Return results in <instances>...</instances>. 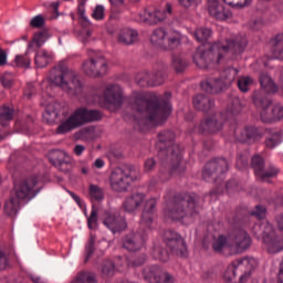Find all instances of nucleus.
I'll list each match as a JSON object with an SVG mask.
<instances>
[{
  "label": "nucleus",
  "instance_id": "obj_1",
  "mask_svg": "<svg viewBox=\"0 0 283 283\" xmlns=\"http://www.w3.org/2000/svg\"><path fill=\"white\" fill-rule=\"evenodd\" d=\"M130 105L132 109L142 115L134 118L139 132H145L149 127H158L171 116V103L163 97L147 98L143 93H135Z\"/></svg>",
  "mask_w": 283,
  "mask_h": 283
},
{
  "label": "nucleus",
  "instance_id": "obj_2",
  "mask_svg": "<svg viewBox=\"0 0 283 283\" xmlns=\"http://www.w3.org/2000/svg\"><path fill=\"white\" fill-rule=\"evenodd\" d=\"M247 38L244 36L218 41L212 44L208 51L203 48H198L192 56V61L197 67L208 70L209 65L212 63L220 65L228 54H230V57L242 54L244 48H247Z\"/></svg>",
  "mask_w": 283,
  "mask_h": 283
},
{
  "label": "nucleus",
  "instance_id": "obj_3",
  "mask_svg": "<svg viewBox=\"0 0 283 283\" xmlns=\"http://www.w3.org/2000/svg\"><path fill=\"white\" fill-rule=\"evenodd\" d=\"M200 197L196 192H179L172 197L164 209L167 220H188L193 222L200 214L198 205Z\"/></svg>",
  "mask_w": 283,
  "mask_h": 283
},
{
  "label": "nucleus",
  "instance_id": "obj_4",
  "mask_svg": "<svg viewBox=\"0 0 283 283\" xmlns=\"http://www.w3.org/2000/svg\"><path fill=\"white\" fill-rule=\"evenodd\" d=\"M36 185H39V177H29L19 184L14 185L13 191L15 197H11L4 203V213L13 218L19 213V207L21 200H32L39 193L36 190Z\"/></svg>",
  "mask_w": 283,
  "mask_h": 283
},
{
  "label": "nucleus",
  "instance_id": "obj_5",
  "mask_svg": "<svg viewBox=\"0 0 283 283\" xmlns=\"http://www.w3.org/2000/svg\"><path fill=\"white\" fill-rule=\"evenodd\" d=\"M103 118V113L86 107L76 108L66 119H63L56 128V134H70L87 123H96Z\"/></svg>",
  "mask_w": 283,
  "mask_h": 283
},
{
  "label": "nucleus",
  "instance_id": "obj_6",
  "mask_svg": "<svg viewBox=\"0 0 283 283\" xmlns=\"http://www.w3.org/2000/svg\"><path fill=\"white\" fill-rule=\"evenodd\" d=\"M50 81L53 85L57 87H63L73 92V94L78 95L83 92V84L78 80L76 72L67 69L64 62L55 66L50 75Z\"/></svg>",
  "mask_w": 283,
  "mask_h": 283
},
{
  "label": "nucleus",
  "instance_id": "obj_7",
  "mask_svg": "<svg viewBox=\"0 0 283 283\" xmlns=\"http://www.w3.org/2000/svg\"><path fill=\"white\" fill-rule=\"evenodd\" d=\"M240 112V101L235 99L230 108L224 112L206 117L200 122L197 129L199 134H218L224 129L226 120L233 118Z\"/></svg>",
  "mask_w": 283,
  "mask_h": 283
},
{
  "label": "nucleus",
  "instance_id": "obj_8",
  "mask_svg": "<svg viewBox=\"0 0 283 283\" xmlns=\"http://www.w3.org/2000/svg\"><path fill=\"white\" fill-rule=\"evenodd\" d=\"M139 176L140 171L135 166L116 167L108 177L109 187L115 193H125Z\"/></svg>",
  "mask_w": 283,
  "mask_h": 283
},
{
  "label": "nucleus",
  "instance_id": "obj_9",
  "mask_svg": "<svg viewBox=\"0 0 283 283\" xmlns=\"http://www.w3.org/2000/svg\"><path fill=\"white\" fill-rule=\"evenodd\" d=\"M254 266H258V260L254 258L238 259L226 269L223 280L227 283H244L251 277V271Z\"/></svg>",
  "mask_w": 283,
  "mask_h": 283
},
{
  "label": "nucleus",
  "instance_id": "obj_10",
  "mask_svg": "<svg viewBox=\"0 0 283 283\" xmlns=\"http://www.w3.org/2000/svg\"><path fill=\"white\" fill-rule=\"evenodd\" d=\"M158 142L156 149H158L159 158L166 160H175L177 164L182 160L180 154V145L176 144V133L171 130H163L157 135Z\"/></svg>",
  "mask_w": 283,
  "mask_h": 283
},
{
  "label": "nucleus",
  "instance_id": "obj_11",
  "mask_svg": "<svg viewBox=\"0 0 283 283\" xmlns=\"http://www.w3.org/2000/svg\"><path fill=\"white\" fill-rule=\"evenodd\" d=\"M149 231L147 228L140 227L137 232H128L122 238V247L129 253H136L145 247Z\"/></svg>",
  "mask_w": 283,
  "mask_h": 283
},
{
  "label": "nucleus",
  "instance_id": "obj_12",
  "mask_svg": "<svg viewBox=\"0 0 283 283\" xmlns=\"http://www.w3.org/2000/svg\"><path fill=\"white\" fill-rule=\"evenodd\" d=\"M82 70L86 76L92 78H101L107 74V60L102 54L93 55L82 64Z\"/></svg>",
  "mask_w": 283,
  "mask_h": 283
},
{
  "label": "nucleus",
  "instance_id": "obj_13",
  "mask_svg": "<svg viewBox=\"0 0 283 283\" xmlns=\"http://www.w3.org/2000/svg\"><path fill=\"white\" fill-rule=\"evenodd\" d=\"M229 171V161L226 158L218 157L208 161L202 171V178L207 182L209 180H218L223 174Z\"/></svg>",
  "mask_w": 283,
  "mask_h": 283
},
{
  "label": "nucleus",
  "instance_id": "obj_14",
  "mask_svg": "<svg viewBox=\"0 0 283 283\" xmlns=\"http://www.w3.org/2000/svg\"><path fill=\"white\" fill-rule=\"evenodd\" d=\"M253 103L260 112L262 123H275V116L273 115V102L266 97V95L255 92L253 94Z\"/></svg>",
  "mask_w": 283,
  "mask_h": 283
},
{
  "label": "nucleus",
  "instance_id": "obj_15",
  "mask_svg": "<svg viewBox=\"0 0 283 283\" xmlns=\"http://www.w3.org/2000/svg\"><path fill=\"white\" fill-rule=\"evenodd\" d=\"M260 229L262 230L263 242L266 244L269 253H280V251H283L282 239L275 235L273 224L269 222L262 223Z\"/></svg>",
  "mask_w": 283,
  "mask_h": 283
},
{
  "label": "nucleus",
  "instance_id": "obj_16",
  "mask_svg": "<svg viewBox=\"0 0 283 283\" xmlns=\"http://www.w3.org/2000/svg\"><path fill=\"white\" fill-rule=\"evenodd\" d=\"M251 235L244 230H238L232 237H229V251L238 255L251 249Z\"/></svg>",
  "mask_w": 283,
  "mask_h": 283
},
{
  "label": "nucleus",
  "instance_id": "obj_17",
  "mask_svg": "<svg viewBox=\"0 0 283 283\" xmlns=\"http://www.w3.org/2000/svg\"><path fill=\"white\" fill-rule=\"evenodd\" d=\"M165 242L166 247H168L175 255H179V258H187V243H185V239L174 230L166 231Z\"/></svg>",
  "mask_w": 283,
  "mask_h": 283
},
{
  "label": "nucleus",
  "instance_id": "obj_18",
  "mask_svg": "<svg viewBox=\"0 0 283 283\" xmlns=\"http://www.w3.org/2000/svg\"><path fill=\"white\" fill-rule=\"evenodd\" d=\"M135 81L139 87H156L165 83V72L158 71L155 74H149L147 71L139 72Z\"/></svg>",
  "mask_w": 283,
  "mask_h": 283
},
{
  "label": "nucleus",
  "instance_id": "obj_19",
  "mask_svg": "<svg viewBox=\"0 0 283 283\" xmlns=\"http://www.w3.org/2000/svg\"><path fill=\"white\" fill-rule=\"evenodd\" d=\"M103 224L112 231V233H123L127 229V220L118 213L104 212Z\"/></svg>",
  "mask_w": 283,
  "mask_h": 283
},
{
  "label": "nucleus",
  "instance_id": "obj_20",
  "mask_svg": "<svg viewBox=\"0 0 283 283\" xmlns=\"http://www.w3.org/2000/svg\"><path fill=\"white\" fill-rule=\"evenodd\" d=\"M223 2L233 6L231 0H223ZM208 12L217 21H227L232 17L231 10L224 8L218 0H208Z\"/></svg>",
  "mask_w": 283,
  "mask_h": 283
},
{
  "label": "nucleus",
  "instance_id": "obj_21",
  "mask_svg": "<svg viewBox=\"0 0 283 283\" xmlns=\"http://www.w3.org/2000/svg\"><path fill=\"white\" fill-rule=\"evenodd\" d=\"M161 160H164V163H168V169L169 170H165V168H161L159 170V180L160 182H167V180H169L172 176H180L181 174H185V171L187 170V166H185V164H182V159L179 160V163H176V159H167V158H161Z\"/></svg>",
  "mask_w": 283,
  "mask_h": 283
},
{
  "label": "nucleus",
  "instance_id": "obj_22",
  "mask_svg": "<svg viewBox=\"0 0 283 283\" xmlns=\"http://www.w3.org/2000/svg\"><path fill=\"white\" fill-rule=\"evenodd\" d=\"M145 200H147V195L145 192H133L125 197L122 209L126 213H136L143 205H145Z\"/></svg>",
  "mask_w": 283,
  "mask_h": 283
},
{
  "label": "nucleus",
  "instance_id": "obj_23",
  "mask_svg": "<svg viewBox=\"0 0 283 283\" xmlns=\"http://www.w3.org/2000/svg\"><path fill=\"white\" fill-rule=\"evenodd\" d=\"M105 103L120 107L123 105V88L118 84H108L103 92Z\"/></svg>",
  "mask_w": 283,
  "mask_h": 283
},
{
  "label": "nucleus",
  "instance_id": "obj_24",
  "mask_svg": "<svg viewBox=\"0 0 283 283\" xmlns=\"http://www.w3.org/2000/svg\"><path fill=\"white\" fill-rule=\"evenodd\" d=\"M156 205H158L156 198H150L145 202L142 219L139 221V226L142 228L151 230V226L154 224V214L156 213Z\"/></svg>",
  "mask_w": 283,
  "mask_h": 283
},
{
  "label": "nucleus",
  "instance_id": "obj_25",
  "mask_svg": "<svg viewBox=\"0 0 283 283\" xmlns=\"http://www.w3.org/2000/svg\"><path fill=\"white\" fill-rule=\"evenodd\" d=\"M165 19H167V12L158 9H145L144 13L139 14V21L140 23H145V25H158Z\"/></svg>",
  "mask_w": 283,
  "mask_h": 283
},
{
  "label": "nucleus",
  "instance_id": "obj_26",
  "mask_svg": "<svg viewBox=\"0 0 283 283\" xmlns=\"http://www.w3.org/2000/svg\"><path fill=\"white\" fill-rule=\"evenodd\" d=\"M262 136H264L262 128L248 125L241 130L239 140H241V143H248V145H253V143L262 140Z\"/></svg>",
  "mask_w": 283,
  "mask_h": 283
},
{
  "label": "nucleus",
  "instance_id": "obj_27",
  "mask_svg": "<svg viewBox=\"0 0 283 283\" xmlns=\"http://www.w3.org/2000/svg\"><path fill=\"white\" fill-rule=\"evenodd\" d=\"M200 87L207 94H220L224 92V83L220 77H208L200 82Z\"/></svg>",
  "mask_w": 283,
  "mask_h": 283
},
{
  "label": "nucleus",
  "instance_id": "obj_28",
  "mask_svg": "<svg viewBox=\"0 0 283 283\" xmlns=\"http://www.w3.org/2000/svg\"><path fill=\"white\" fill-rule=\"evenodd\" d=\"M61 104L53 102L46 105L42 118L43 122L48 125H54L59 120V116L61 115Z\"/></svg>",
  "mask_w": 283,
  "mask_h": 283
},
{
  "label": "nucleus",
  "instance_id": "obj_29",
  "mask_svg": "<svg viewBox=\"0 0 283 283\" xmlns=\"http://www.w3.org/2000/svg\"><path fill=\"white\" fill-rule=\"evenodd\" d=\"M192 105L195 109H198V112L207 114L216 107V101L205 94H198L193 97Z\"/></svg>",
  "mask_w": 283,
  "mask_h": 283
},
{
  "label": "nucleus",
  "instance_id": "obj_30",
  "mask_svg": "<svg viewBox=\"0 0 283 283\" xmlns=\"http://www.w3.org/2000/svg\"><path fill=\"white\" fill-rule=\"evenodd\" d=\"M143 277L148 283H163V268L159 265H147L143 270Z\"/></svg>",
  "mask_w": 283,
  "mask_h": 283
},
{
  "label": "nucleus",
  "instance_id": "obj_31",
  "mask_svg": "<svg viewBox=\"0 0 283 283\" xmlns=\"http://www.w3.org/2000/svg\"><path fill=\"white\" fill-rule=\"evenodd\" d=\"M270 59L283 61V34L279 33L270 41Z\"/></svg>",
  "mask_w": 283,
  "mask_h": 283
},
{
  "label": "nucleus",
  "instance_id": "obj_32",
  "mask_svg": "<svg viewBox=\"0 0 283 283\" xmlns=\"http://www.w3.org/2000/svg\"><path fill=\"white\" fill-rule=\"evenodd\" d=\"M118 41L122 45H134L138 41V31L132 29H123L119 32Z\"/></svg>",
  "mask_w": 283,
  "mask_h": 283
},
{
  "label": "nucleus",
  "instance_id": "obj_33",
  "mask_svg": "<svg viewBox=\"0 0 283 283\" xmlns=\"http://www.w3.org/2000/svg\"><path fill=\"white\" fill-rule=\"evenodd\" d=\"M182 41V35L178 31H169L166 35V42L164 43V50H176Z\"/></svg>",
  "mask_w": 283,
  "mask_h": 283
},
{
  "label": "nucleus",
  "instance_id": "obj_34",
  "mask_svg": "<svg viewBox=\"0 0 283 283\" xmlns=\"http://www.w3.org/2000/svg\"><path fill=\"white\" fill-rule=\"evenodd\" d=\"M54 59V54H52V52H49L46 50H41L35 54L34 57V63L36 65V67H48V65H50V63H52Z\"/></svg>",
  "mask_w": 283,
  "mask_h": 283
},
{
  "label": "nucleus",
  "instance_id": "obj_35",
  "mask_svg": "<svg viewBox=\"0 0 283 283\" xmlns=\"http://www.w3.org/2000/svg\"><path fill=\"white\" fill-rule=\"evenodd\" d=\"M168 32L163 28L155 29L150 35V43L157 48H165Z\"/></svg>",
  "mask_w": 283,
  "mask_h": 283
},
{
  "label": "nucleus",
  "instance_id": "obj_36",
  "mask_svg": "<svg viewBox=\"0 0 283 283\" xmlns=\"http://www.w3.org/2000/svg\"><path fill=\"white\" fill-rule=\"evenodd\" d=\"M260 85L266 94H275L277 92V85H275V82L266 73L260 74Z\"/></svg>",
  "mask_w": 283,
  "mask_h": 283
},
{
  "label": "nucleus",
  "instance_id": "obj_37",
  "mask_svg": "<svg viewBox=\"0 0 283 283\" xmlns=\"http://www.w3.org/2000/svg\"><path fill=\"white\" fill-rule=\"evenodd\" d=\"M238 74H240V71L235 67H228L221 73V81L224 83V88L227 90L228 85H231L238 78Z\"/></svg>",
  "mask_w": 283,
  "mask_h": 283
},
{
  "label": "nucleus",
  "instance_id": "obj_38",
  "mask_svg": "<svg viewBox=\"0 0 283 283\" xmlns=\"http://www.w3.org/2000/svg\"><path fill=\"white\" fill-rule=\"evenodd\" d=\"M71 283H98L96 281V274L91 271H81L71 281Z\"/></svg>",
  "mask_w": 283,
  "mask_h": 283
},
{
  "label": "nucleus",
  "instance_id": "obj_39",
  "mask_svg": "<svg viewBox=\"0 0 283 283\" xmlns=\"http://www.w3.org/2000/svg\"><path fill=\"white\" fill-rule=\"evenodd\" d=\"M14 118V108L8 105L0 106V123H2V127H7L8 123Z\"/></svg>",
  "mask_w": 283,
  "mask_h": 283
},
{
  "label": "nucleus",
  "instance_id": "obj_40",
  "mask_svg": "<svg viewBox=\"0 0 283 283\" xmlns=\"http://www.w3.org/2000/svg\"><path fill=\"white\" fill-rule=\"evenodd\" d=\"M251 167L256 178H260L264 172V158L260 155H254L251 160Z\"/></svg>",
  "mask_w": 283,
  "mask_h": 283
},
{
  "label": "nucleus",
  "instance_id": "obj_41",
  "mask_svg": "<svg viewBox=\"0 0 283 283\" xmlns=\"http://www.w3.org/2000/svg\"><path fill=\"white\" fill-rule=\"evenodd\" d=\"M88 196L92 202H101L105 198V191L97 185L92 184L88 187Z\"/></svg>",
  "mask_w": 283,
  "mask_h": 283
},
{
  "label": "nucleus",
  "instance_id": "obj_42",
  "mask_svg": "<svg viewBox=\"0 0 283 283\" xmlns=\"http://www.w3.org/2000/svg\"><path fill=\"white\" fill-rule=\"evenodd\" d=\"M211 34H213V31L210 28H199L193 32V36L198 43H206V41L211 39Z\"/></svg>",
  "mask_w": 283,
  "mask_h": 283
},
{
  "label": "nucleus",
  "instance_id": "obj_43",
  "mask_svg": "<svg viewBox=\"0 0 283 283\" xmlns=\"http://www.w3.org/2000/svg\"><path fill=\"white\" fill-rule=\"evenodd\" d=\"M151 255H153L154 260H158L159 262H168L169 261V252L160 245H155L153 248Z\"/></svg>",
  "mask_w": 283,
  "mask_h": 283
},
{
  "label": "nucleus",
  "instance_id": "obj_44",
  "mask_svg": "<svg viewBox=\"0 0 283 283\" xmlns=\"http://www.w3.org/2000/svg\"><path fill=\"white\" fill-rule=\"evenodd\" d=\"M282 143V134L280 133H272L270 134L264 142V145L268 149H275L277 145Z\"/></svg>",
  "mask_w": 283,
  "mask_h": 283
},
{
  "label": "nucleus",
  "instance_id": "obj_45",
  "mask_svg": "<svg viewBox=\"0 0 283 283\" xmlns=\"http://www.w3.org/2000/svg\"><path fill=\"white\" fill-rule=\"evenodd\" d=\"M212 249L216 253H221L223 249H229V239L224 235H219L212 243Z\"/></svg>",
  "mask_w": 283,
  "mask_h": 283
},
{
  "label": "nucleus",
  "instance_id": "obj_46",
  "mask_svg": "<svg viewBox=\"0 0 283 283\" xmlns=\"http://www.w3.org/2000/svg\"><path fill=\"white\" fill-rule=\"evenodd\" d=\"M94 251H96V239H94V237H91L87 243L85 244V264L90 262L92 255H94Z\"/></svg>",
  "mask_w": 283,
  "mask_h": 283
},
{
  "label": "nucleus",
  "instance_id": "obj_47",
  "mask_svg": "<svg viewBox=\"0 0 283 283\" xmlns=\"http://www.w3.org/2000/svg\"><path fill=\"white\" fill-rule=\"evenodd\" d=\"M13 63H14L15 67H22L24 70H28V69H30L31 60H30V56H28V53H27V54H23V55H15V57L13 60Z\"/></svg>",
  "mask_w": 283,
  "mask_h": 283
},
{
  "label": "nucleus",
  "instance_id": "obj_48",
  "mask_svg": "<svg viewBox=\"0 0 283 283\" xmlns=\"http://www.w3.org/2000/svg\"><path fill=\"white\" fill-rule=\"evenodd\" d=\"M116 271V265L114 261H105L102 265L103 277H112Z\"/></svg>",
  "mask_w": 283,
  "mask_h": 283
},
{
  "label": "nucleus",
  "instance_id": "obj_49",
  "mask_svg": "<svg viewBox=\"0 0 283 283\" xmlns=\"http://www.w3.org/2000/svg\"><path fill=\"white\" fill-rule=\"evenodd\" d=\"M187 60L180 56H172V67L177 73L185 72L187 70Z\"/></svg>",
  "mask_w": 283,
  "mask_h": 283
},
{
  "label": "nucleus",
  "instance_id": "obj_50",
  "mask_svg": "<svg viewBox=\"0 0 283 283\" xmlns=\"http://www.w3.org/2000/svg\"><path fill=\"white\" fill-rule=\"evenodd\" d=\"M240 92L247 93L249 92V87H251V85H253V78L249 77V76H242L238 80L237 83Z\"/></svg>",
  "mask_w": 283,
  "mask_h": 283
},
{
  "label": "nucleus",
  "instance_id": "obj_51",
  "mask_svg": "<svg viewBox=\"0 0 283 283\" xmlns=\"http://www.w3.org/2000/svg\"><path fill=\"white\" fill-rule=\"evenodd\" d=\"M87 227L91 230H94L96 227H98V210L96 208H92L91 214L87 218Z\"/></svg>",
  "mask_w": 283,
  "mask_h": 283
},
{
  "label": "nucleus",
  "instance_id": "obj_52",
  "mask_svg": "<svg viewBox=\"0 0 283 283\" xmlns=\"http://www.w3.org/2000/svg\"><path fill=\"white\" fill-rule=\"evenodd\" d=\"M52 160H53V165H55V167H57L60 171H64V174H67V171L72 169V163L70 161H65L63 159H57V158Z\"/></svg>",
  "mask_w": 283,
  "mask_h": 283
},
{
  "label": "nucleus",
  "instance_id": "obj_53",
  "mask_svg": "<svg viewBox=\"0 0 283 283\" xmlns=\"http://www.w3.org/2000/svg\"><path fill=\"white\" fill-rule=\"evenodd\" d=\"M0 83L3 87L10 90V87L14 85V77L12 76V73H4L2 76H0Z\"/></svg>",
  "mask_w": 283,
  "mask_h": 283
},
{
  "label": "nucleus",
  "instance_id": "obj_54",
  "mask_svg": "<svg viewBox=\"0 0 283 283\" xmlns=\"http://www.w3.org/2000/svg\"><path fill=\"white\" fill-rule=\"evenodd\" d=\"M45 41H48V32L45 31H40L33 36V42L35 43L36 48H42Z\"/></svg>",
  "mask_w": 283,
  "mask_h": 283
},
{
  "label": "nucleus",
  "instance_id": "obj_55",
  "mask_svg": "<svg viewBox=\"0 0 283 283\" xmlns=\"http://www.w3.org/2000/svg\"><path fill=\"white\" fill-rule=\"evenodd\" d=\"M280 174V169L274 166H270L262 175L259 177L261 180H266V178H275Z\"/></svg>",
  "mask_w": 283,
  "mask_h": 283
},
{
  "label": "nucleus",
  "instance_id": "obj_56",
  "mask_svg": "<svg viewBox=\"0 0 283 283\" xmlns=\"http://www.w3.org/2000/svg\"><path fill=\"white\" fill-rule=\"evenodd\" d=\"M250 214L254 216L258 220H264L266 218V207L255 206V210H252Z\"/></svg>",
  "mask_w": 283,
  "mask_h": 283
},
{
  "label": "nucleus",
  "instance_id": "obj_57",
  "mask_svg": "<svg viewBox=\"0 0 283 283\" xmlns=\"http://www.w3.org/2000/svg\"><path fill=\"white\" fill-rule=\"evenodd\" d=\"M237 169H244V167L249 166V156L247 154H239L237 156Z\"/></svg>",
  "mask_w": 283,
  "mask_h": 283
},
{
  "label": "nucleus",
  "instance_id": "obj_58",
  "mask_svg": "<svg viewBox=\"0 0 283 283\" xmlns=\"http://www.w3.org/2000/svg\"><path fill=\"white\" fill-rule=\"evenodd\" d=\"M92 17L95 19V21H103V19H105V7L101 4L96 6Z\"/></svg>",
  "mask_w": 283,
  "mask_h": 283
},
{
  "label": "nucleus",
  "instance_id": "obj_59",
  "mask_svg": "<svg viewBox=\"0 0 283 283\" xmlns=\"http://www.w3.org/2000/svg\"><path fill=\"white\" fill-rule=\"evenodd\" d=\"M45 25V18L43 15L39 14L31 19L30 27L31 28H43Z\"/></svg>",
  "mask_w": 283,
  "mask_h": 283
},
{
  "label": "nucleus",
  "instance_id": "obj_60",
  "mask_svg": "<svg viewBox=\"0 0 283 283\" xmlns=\"http://www.w3.org/2000/svg\"><path fill=\"white\" fill-rule=\"evenodd\" d=\"M101 90L92 88L91 94L86 97V103H98L101 101Z\"/></svg>",
  "mask_w": 283,
  "mask_h": 283
},
{
  "label": "nucleus",
  "instance_id": "obj_61",
  "mask_svg": "<svg viewBox=\"0 0 283 283\" xmlns=\"http://www.w3.org/2000/svg\"><path fill=\"white\" fill-rule=\"evenodd\" d=\"M7 266H10V259L8 254L0 249V271H6Z\"/></svg>",
  "mask_w": 283,
  "mask_h": 283
},
{
  "label": "nucleus",
  "instance_id": "obj_62",
  "mask_svg": "<svg viewBox=\"0 0 283 283\" xmlns=\"http://www.w3.org/2000/svg\"><path fill=\"white\" fill-rule=\"evenodd\" d=\"M154 169H156V159L154 157H150L146 159L144 164V171L146 174H149V171H154Z\"/></svg>",
  "mask_w": 283,
  "mask_h": 283
},
{
  "label": "nucleus",
  "instance_id": "obj_63",
  "mask_svg": "<svg viewBox=\"0 0 283 283\" xmlns=\"http://www.w3.org/2000/svg\"><path fill=\"white\" fill-rule=\"evenodd\" d=\"M87 0H80L77 6V14L82 21H87V17L85 15V2Z\"/></svg>",
  "mask_w": 283,
  "mask_h": 283
},
{
  "label": "nucleus",
  "instance_id": "obj_64",
  "mask_svg": "<svg viewBox=\"0 0 283 283\" xmlns=\"http://www.w3.org/2000/svg\"><path fill=\"white\" fill-rule=\"evenodd\" d=\"M273 116H274V123H275V120H282V118H283V106L282 105L273 106Z\"/></svg>",
  "mask_w": 283,
  "mask_h": 283
}]
</instances>
